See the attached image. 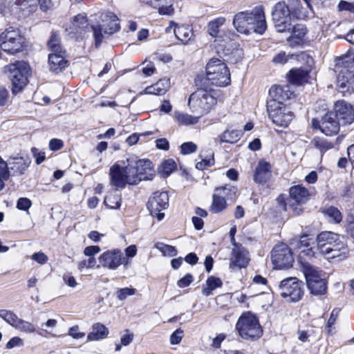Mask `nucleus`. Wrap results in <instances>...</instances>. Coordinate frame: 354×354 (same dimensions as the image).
Here are the masks:
<instances>
[{"mask_svg": "<svg viewBox=\"0 0 354 354\" xmlns=\"http://www.w3.org/2000/svg\"><path fill=\"white\" fill-rule=\"evenodd\" d=\"M133 339V333L127 330L125 334L121 337L120 342L122 346H128Z\"/></svg>", "mask_w": 354, "mask_h": 354, "instance_id": "nucleus-64", "label": "nucleus"}, {"mask_svg": "<svg viewBox=\"0 0 354 354\" xmlns=\"http://www.w3.org/2000/svg\"><path fill=\"white\" fill-rule=\"evenodd\" d=\"M271 257L274 268L278 270L292 267L295 261L291 249L284 243L277 245L272 250Z\"/></svg>", "mask_w": 354, "mask_h": 354, "instance_id": "nucleus-15", "label": "nucleus"}, {"mask_svg": "<svg viewBox=\"0 0 354 354\" xmlns=\"http://www.w3.org/2000/svg\"><path fill=\"white\" fill-rule=\"evenodd\" d=\"M6 72L12 82V92H20L28 84V79L31 75L29 64L24 61H16L6 66Z\"/></svg>", "mask_w": 354, "mask_h": 354, "instance_id": "nucleus-9", "label": "nucleus"}, {"mask_svg": "<svg viewBox=\"0 0 354 354\" xmlns=\"http://www.w3.org/2000/svg\"><path fill=\"white\" fill-rule=\"evenodd\" d=\"M31 259L33 261H36L39 265H44L48 261V256L42 252H38L34 253L31 256Z\"/></svg>", "mask_w": 354, "mask_h": 354, "instance_id": "nucleus-59", "label": "nucleus"}, {"mask_svg": "<svg viewBox=\"0 0 354 354\" xmlns=\"http://www.w3.org/2000/svg\"><path fill=\"white\" fill-rule=\"evenodd\" d=\"M227 207V203L226 198L223 196L218 194L214 192L212 197L209 212L213 214H218L225 210Z\"/></svg>", "mask_w": 354, "mask_h": 354, "instance_id": "nucleus-33", "label": "nucleus"}, {"mask_svg": "<svg viewBox=\"0 0 354 354\" xmlns=\"http://www.w3.org/2000/svg\"><path fill=\"white\" fill-rule=\"evenodd\" d=\"M306 28L301 24L294 26L291 35L288 38V44L293 47L300 46L305 41Z\"/></svg>", "mask_w": 354, "mask_h": 354, "instance_id": "nucleus-31", "label": "nucleus"}, {"mask_svg": "<svg viewBox=\"0 0 354 354\" xmlns=\"http://www.w3.org/2000/svg\"><path fill=\"white\" fill-rule=\"evenodd\" d=\"M96 266V260L95 257L88 258L87 259H83L79 261L77 264L78 270L80 272H83L85 270L92 269Z\"/></svg>", "mask_w": 354, "mask_h": 354, "instance_id": "nucleus-50", "label": "nucleus"}, {"mask_svg": "<svg viewBox=\"0 0 354 354\" xmlns=\"http://www.w3.org/2000/svg\"><path fill=\"white\" fill-rule=\"evenodd\" d=\"M310 69L296 68L291 69L287 75L288 80L290 83L295 85H301L304 83L310 82Z\"/></svg>", "mask_w": 354, "mask_h": 354, "instance_id": "nucleus-27", "label": "nucleus"}, {"mask_svg": "<svg viewBox=\"0 0 354 354\" xmlns=\"http://www.w3.org/2000/svg\"><path fill=\"white\" fill-rule=\"evenodd\" d=\"M171 30H173L176 38L184 44H188L193 37V30L189 26L179 25L171 21L165 31L169 32Z\"/></svg>", "mask_w": 354, "mask_h": 354, "instance_id": "nucleus-24", "label": "nucleus"}, {"mask_svg": "<svg viewBox=\"0 0 354 354\" xmlns=\"http://www.w3.org/2000/svg\"><path fill=\"white\" fill-rule=\"evenodd\" d=\"M97 268L102 267L109 270H116L121 266H127L129 261L126 260L121 250L118 248L108 250L98 257Z\"/></svg>", "mask_w": 354, "mask_h": 354, "instance_id": "nucleus-13", "label": "nucleus"}, {"mask_svg": "<svg viewBox=\"0 0 354 354\" xmlns=\"http://www.w3.org/2000/svg\"><path fill=\"white\" fill-rule=\"evenodd\" d=\"M272 17L274 27L279 32L289 30L294 21L290 6L285 1H279L274 5Z\"/></svg>", "mask_w": 354, "mask_h": 354, "instance_id": "nucleus-11", "label": "nucleus"}, {"mask_svg": "<svg viewBox=\"0 0 354 354\" xmlns=\"http://www.w3.org/2000/svg\"><path fill=\"white\" fill-rule=\"evenodd\" d=\"M68 335L74 339H81L84 337L85 333L80 331L78 326H73L68 329Z\"/></svg>", "mask_w": 354, "mask_h": 354, "instance_id": "nucleus-55", "label": "nucleus"}, {"mask_svg": "<svg viewBox=\"0 0 354 354\" xmlns=\"http://www.w3.org/2000/svg\"><path fill=\"white\" fill-rule=\"evenodd\" d=\"M242 136V132L238 129H227L219 136V139L222 142L235 143L238 142Z\"/></svg>", "mask_w": 354, "mask_h": 354, "instance_id": "nucleus-36", "label": "nucleus"}, {"mask_svg": "<svg viewBox=\"0 0 354 354\" xmlns=\"http://www.w3.org/2000/svg\"><path fill=\"white\" fill-rule=\"evenodd\" d=\"M289 194L290 199L297 203V205L291 204L290 207L295 215H299L303 212V209L299 205L309 201L310 192L302 185H295L290 188Z\"/></svg>", "mask_w": 354, "mask_h": 354, "instance_id": "nucleus-19", "label": "nucleus"}, {"mask_svg": "<svg viewBox=\"0 0 354 354\" xmlns=\"http://www.w3.org/2000/svg\"><path fill=\"white\" fill-rule=\"evenodd\" d=\"M271 175V165L264 160H261L254 174V180L258 183H266Z\"/></svg>", "mask_w": 354, "mask_h": 354, "instance_id": "nucleus-30", "label": "nucleus"}, {"mask_svg": "<svg viewBox=\"0 0 354 354\" xmlns=\"http://www.w3.org/2000/svg\"><path fill=\"white\" fill-rule=\"evenodd\" d=\"M180 148V153L185 156L196 152L197 151L198 147L193 142H186L183 143Z\"/></svg>", "mask_w": 354, "mask_h": 354, "instance_id": "nucleus-51", "label": "nucleus"}, {"mask_svg": "<svg viewBox=\"0 0 354 354\" xmlns=\"http://www.w3.org/2000/svg\"><path fill=\"white\" fill-rule=\"evenodd\" d=\"M0 317L14 328L19 319L13 311L6 309L0 310Z\"/></svg>", "mask_w": 354, "mask_h": 354, "instance_id": "nucleus-45", "label": "nucleus"}, {"mask_svg": "<svg viewBox=\"0 0 354 354\" xmlns=\"http://www.w3.org/2000/svg\"><path fill=\"white\" fill-rule=\"evenodd\" d=\"M214 192L223 196L227 200L235 201L237 197V187L232 185H225L216 187Z\"/></svg>", "mask_w": 354, "mask_h": 354, "instance_id": "nucleus-37", "label": "nucleus"}, {"mask_svg": "<svg viewBox=\"0 0 354 354\" xmlns=\"http://www.w3.org/2000/svg\"><path fill=\"white\" fill-rule=\"evenodd\" d=\"M0 46L3 51L15 55L25 49L26 39L19 28L9 27L0 35Z\"/></svg>", "mask_w": 354, "mask_h": 354, "instance_id": "nucleus-8", "label": "nucleus"}, {"mask_svg": "<svg viewBox=\"0 0 354 354\" xmlns=\"http://www.w3.org/2000/svg\"><path fill=\"white\" fill-rule=\"evenodd\" d=\"M31 151L34 158H35L36 163L40 165L43 162L46 158V154L44 151H39L38 149L33 147L31 149Z\"/></svg>", "mask_w": 354, "mask_h": 354, "instance_id": "nucleus-61", "label": "nucleus"}, {"mask_svg": "<svg viewBox=\"0 0 354 354\" xmlns=\"http://www.w3.org/2000/svg\"><path fill=\"white\" fill-rule=\"evenodd\" d=\"M292 56L293 55H286L285 52L281 51L272 58V62L277 64H284L289 59L292 58Z\"/></svg>", "mask_w": 354, "mask_h": 354, "instance_id": "nucleus-53", "label": "nucleus"}, {"mask_svg": "<svg viewBox=\"0 0 354 354\" xmlns=\"http://www.w3.org/2000/svg\"><path fill=\"white\" fill-rule=\"evenodd\" d=\"M32 205V202L28 198H19L17 203V209L23 211H28Z\"/></svg>", "mask_w": 354, "mask_h": 354, "instance_id": "nucleus-56", "label": "nucleus"}, {"mask_svg": "<svg viewBox=\"0 0 354 354\" xmlns=\"http://www.w3.org/2000/svg\"><path fill=\"white\" fill-rule=\"evenodd\" d=\"M100 252V248L98 245L87 246L84 250V254L88 258L94 257V256Z\"/></svg>", "mask_w": 354, "mask_h": 354, "instance_id": "nucleus-60", "label": "nucleus"}, {"mask_svg": "<svg viewBox=\"0 0 354 354\" xmlns=\"http://www.w3.org/2000/svg\"><path fill=\"white\" fill-rule=\"evenodd\" d=\"M291 12L293 15L294 20L296 19H304L308 15V10L307 8H304L300 5L297 0H295L290 3Z\"/></svg>", "mask_w": 354, "mask_h": 354, "instance_id": "nucleus-41", "label": "nucleus"}, {"mask_svg": "<svg viewBox=\"0 0 354 354\" xmlns=\"http://www.w3.org/2000/svg\"><path fill=\"white\" fill-rule=\"evenodd\" d=\"M140 1L157 10L160 15L171 16L174 14V0H140Z\"/></svg>", "mask_w": 354, "mask_h": 354, "instance_id": "nucleus-26", "label": "nucleus"}, {"mask_svg": "<svg viewBox=\"0 0 354 354\" xmlns=\"http://www.w3.org/2000/svg\"><path fill=\"white\" fill-rule=\"evenodd\" d=\"M130 168L134 176L135 185L141 180H151L154 176L152 162L149 160H130Z\"/></svg>", "mask_w": 354, "mask_h": 354, "instance_id": "nucleus-18", "label": "nucleus"}, {"mask_svg": "<svg viewBox=\"0 0 354 354\" xmlns=\"http://www.w3.org/2000/svg\"><path fill=\"white\" fill-rule=\"evenodd\" d=\"M335 115L345 124L354 122V105L344 101L338 100L335 103Z\"/></svg>", "mask_w": 354, "mask_h": 354, "instance_id": "nucleus-22", "label": "nucleus"}, {"mask_svg": "<svg viewBox=\"0 0 354 354\" xmlns=\"http://www.w3.org/2000/svg\"><path fill=\"white\" fill-rule=\"evenodd\" d=\"M318 252L328 259L342 260L347 257V245L341 241L339 234L330 231H324L316 238Z\"/></svg>", "mask_w": 354, "mask_h": 354, "instance_id": "nucleus-2", "label": "nucleus"}, {"mask_svg": "<svg viewBox=\"0 0 354 354\" xmlns=\"http://www.w3.org/2000/svg\"><path fill=\"white\" fill-rule=\"evenodd\" d=\"M236 330L243 339L254 340L263 335V329L257 316L250 311L243 313L238 319Z\"/></svg>", "mask_w": 354, "mask_h": 354, "instance_id": "nucleus-6", "label": "nucleus"}, {"mask_svg": "<svg viewBox=\"0 0 354 354\" xmlns=\"http://www.w3.org/2000/svg\"><path fill=\"white\" fill-rule=\"evenodd\" d=\"M9 98V92L3 86L0 85V107L5 106Z\"/></svg>", "mask_w": 354, "mask_h": 354, "instance_id": "nucleus-63", "label": "nucleus"}, {"mask_svg": "<svg viewBox=\"0 0 354 354\" xmlns=\"http://www.w3.org/2000/svg\"><path fill=\"white\" fill-rule=\"evenodd\" d=\"M281 296L288 302H297L304 295L303 283L296 277L282 280L279 286Z\"/></svg>", "mask_w": 354, "mask_h": 354, "instance_id": "nucleus-12", "label": "nucleus"}, {"mask_svg": "<svg viewBox=\"0 0 354 354\" xmlns=\"http://www.w3.org/2000/svg\"><path fill=\"white\" fill-rule=\"evenodd\" d=\"M88 28V21L86 16L83 14L76 15L70 27V33L82 34L85 28Z\"/></svg>", "mask_w": 354, "mask_h": 354, "instance_id": "nucleus-34", "label": "nucleus"}, {"mask_svg": "<svg viewBox=\"0 0 354 354\" xmlns=\"http://www.w3.org/2000/svg\"><path fill=\"white\" fill-rule=\"evenodd\" d=\"M268 116L272 122L280 127L286 128L294 118V114L286 106H276L271 103L267 105Z\"/></svg>", "mask_w": 354, "mask_h": 354, "instance_id": "nucleus-16", "label": "nucleus"}, {"mask_svg": "<svg viewBox=\"0 0 354 354\" xmlns=\"http://www.w3.org/2000/svg\"><path fill=\"white\" fill-rule=\"evenodd\" d=\"M109 333V329L101 323H95L92 326V331L87 335L88 342L99 341L105 339Z\"/></svg>", "mask_w": 354, "mask_h": 354, "instance_id": "nucleus-32", "label": "nucleus"}, {"mask_svg": "<svg viewBox=\"0 0 354 354\" xmlns=\"http://www.w3.org/2000/svg\"><path fill=\"white\" fill-rule=\"evenodd\" d=\"M117 190L115 189L113 192H110L104 198V203L109 209H116L121 206V195L117 192Z\"/></svg>", "mask_w": 354, "mask_h": 354, "instance_id": "nucleus-38", "label": "nucleus"}, {"mask_svg": "<svg viewBox=\"0 0 354 354\" xmlns=\"http://www.w3.org/2000/svg\"><path fill=\"white\" fill-rule=\"evenodd\" d=\"M9 176L10 171L8 163L0 156V190L3 189L5 186L4 181L7 180Z\"/></svg>", "mask_w": 354, "mask_h": 354, "instance_id": "nucleus-47", "label": "nucleus"}, {"mask_svg": "<svg viewBox=\"0 0 354 354\" xmlns=\"http://www.w3.org/2000/svg\"><path fill=\"white\" fill-rule=\"evenodd\" d=\"M248 251L242 247H236L232 249L230 259V268L232 269L245 268L249 263Z\"/></svg>", "mask_w": 354, "mask_h": 354, "instance_id": "nucleus-25", "label": "nucleus"}, {"mask_svg": "<svg viewBox=\"0 0 354 354\" xmlns=\"http://www.w3.org/2000/svg\"><path fill=\"white\" fill-rule=\"evenodd\" d=\"M155 248L165 257H174L178 253L175 247L163 243H156Z\"/></svg>", "mask_w": 354, "mask_h": 354, "instance_id": "nucleus-46", "label": "nucleus"}, {"mask_svg": "<svg viewBox=\"0 0 354 354\" xmlns=\"http://www.w3.org/2000/svg\"><path fill=\"white\" fill-rule=\"evenodd\" d=\"M220 95L219 90L200 88L191 94L188 104L193 112L202 116L208 113L216 104Z\"/></svg>", "mask_w": 354, "mask_h": 354, "instance_id": "nucleus-3", "label": "nucleus"}, {"mask_svg": "<svg viewBox=\"0 0 354 354\" xmlns=\"http://www.w3.org/2000/svg\"><path fill=\"white\" fill-rule=\"evenodd\" d=\"M322 213L326 219L330 223H339L342 220V215L341 212L335 207H326L323 209Z\"/></svg>", "mask_w": 354, "mask_h": 354, "instance_id": "nucleus-40", "label": "nucleus"}, {"mask_svg": "<svg viewBox=\"0 0 354 354\" xmlns=\"http://www.w3.org/2000/svg\"><path fill=\"white\" fill-rule=\"evenodd\" d=\"M232 24L239 32L245 35L251 32L261 35L267 28L265 13L263 8L260 6L236 13Z\"/></svg>", "mask_w": 354, "mask_h": 354, "instance_id": "nucleus-1", "label": "nucleus"}, {"mask_svg": "<svg viewBox=\"0 0 354 354\" xmlns=\"http://www.w3.org/2000/svg\"><path fill=\"white\" fill-rule=\"evenodd\" d=\"M183 337V330L180 328L176 329L170 336L169 342L171 345H177L180 343Z\"/></svg>", "mask_w": 354, "mask_h": 354, "instance_id": "nucleus-54", "label": "nucleus"}, {"mask_svg": "<svg viewBox=\"0 0 354 354\" xmlns=\"http://www.w3.org/2000/svg\"><path fill=\"white\" fill-rule=\"evenodd\" d=\"M15 328L24 333H34L36 331L35 326L28 321L19 318Z\"/></svg>", "mask_w": 354, "mask_h": 354, "instance_id": "nucleus-44", "label": "nucleus"}, {"mask_svg": "<svg viewBox=\"0 0 354 354\" xmlns=\"http://www.w3.org/2000/svg\"><path fill=\"white\" fill-rule=\"evenodd\" d=\"M109 176L110 185L115 189H124L127 185H135L129 159L116 161L111 166Z\"/></svg>", "mask_w": 354, "mask_h": 354, "instance_id": "nucleus-5", "label": "nucleus"}, {"mask_svg": "<svg viewBox=\"0 0 354 354\" xmlns=\"http://www.w3.org/2000/svg\"><path fill=\"white\" fill-rule=\"evenodd\" d=\"M136 290L133 288H124L119 289L117 292V298L123 301L125 300L128 297L133 296L136 294Z\"/></svg>", "mask_w": 354, "mask_h": 354, "instance_id": "nucleus-52", "label": "nucleus"}, {"mask_svg": "<svg viewBox=\"0 0 354 354\" xmlns=\"http://www.w3.org/2000/svg\"><path fill=\"white\" fill-rule=\"evenodd\" d=\"M169 205V196L166 192H156L149 198L147 203V208L152 216H156L158 221H161L165 214L160 212Z\"/></svg>", "mask_w": 354, "mask_h": 354, "instance_id": "nucleus-17", "label": "nucleus"}, {"mask_svg": "<svg viewBox=\"0 0 354 354\" xmlns=\"http://www.w3.org/2000/svg\"><path fill=\"white\" fill-rule=\"evenodd\" d=\"M170 87V80L165 77L160 79L156 84L146 87L140 92V95H162L167 93Z\"/></svg>", "mask_w": 354, "mask_h": 354, "instance_id": "nucleus-28", "label": "nucleus"}, {"mask_svg": "<svg viewBox=\"0 0 354 354\" xmlns=\"http://www.w3.org/2000/svg\"><path fill=\"white\" fill-rule=\"evenodd\" d=\"M206 80L209 84L218 87H225L231 83L230 69L224 61L218 58H211L206 64Z\"/></svg>", "mask_w": 354, "mask_h": 354, "instance_id": "nucleus-4", "label": "nucleus"}, {"mask_svg": "<svg viewBox=\"0 0 354 354\" xmlns=\"http://www.w3.org/2000/svg\"><path fill=\"white\" fill-rule=\"evenodd\" d=\"M313 143L320 151H326L333 147V144L332 142H328L327 140L323 138H315L313 140Z\"/></svg>", "mask_w": 354, "mask_h": 354, "instance_id": "nucleus-48", "label": "nucleus"}, {"mask_svg": "<svg viewBox=\"0 0 354 354\" xmlns=\"http://www.w3.org/2000/svg\"><path fill=\"white\" fill-rule=\"evenodd\" d=\"M337 8L339 11H348L354 13V1L349 2L346 1H340Z\"/></svg>", "mask_w": 354, "mask_h": 354, "instance_id": "nucleus-58", "label": "nucleus"}, {"mask_svg": "<svg viewBox=\"0 0 354 354\" xmlns=\"http://www.w3.org/2000/svg\"><path fill=\"white\" fill-rule=\"evenodd\" d=\"M226 21L223 17H219L211 20L207 25L208 33L213 37H218L220 33V28Z\"/></svg>", "mask_w": 354, "mask_h": 354, "instance_id": "nucleus-39", "label": "nucleus"}, {"mask_svg": "<svg viewBox=\"0 0 354 354\" xmlns=\"http://www.w3.org/2000/svg\"><path fill=\"white\" fill-rule=\"evenodd\" d=\"M292 95L293 92L288 85L273 86L269 90L270 98L268 100L267 105L274 103L276 106H286L284 102L290 100Z\"/></svg>", "mask_w": 354, "mask_h": 354, "instance_id": "nucleus-21", "label": "nucleus"}, {"mask_svg": "<svg viewBox=\"0 0 354 354\" xmlns=\"http://www.w3.org/2000/svg\"><path fill=\"white\" fill-rule=\"evenodd\" d=\"M68 61L66 59V52L51 53L48 55V65L50 70L58 73L67 66Z\"/></svg>", "mask_w": 354, "mask_h": 354, "instance_id": "nucleus-29", "label": "nucleus"}, {"mask_svg": "<svg viewBox=\"0 0 354 354\" xmlns=\"http://www.w3.org/2000/svg\"><path fill=\"white\" fill-rule=\"evenodd\" d=\"M48 47L52 51V53H57L65 52V50H63L62 49V47L59 44V39L55 33L51 35L50 40L48 41Z\"/></svg>", "mask_w": 354, "mask_h": 354, "instance_id": "nucleus-49", "label": "nucleus"}, {"mask_svg": "<svg viewBox=\"0 0 354 354\" xmlns=\"http://www.w3.org/2000/svg\"><path fill=\"white\" fill-rule=\"evenodd\" d=\"M223 286L222 280L216 277L210 276L209 277L205 282V286L202 289V293L203 295L208 297L212 295L213 291Z\"/></svg>", "mask_w": 354, "mask_h": 354, "instance_id": "nucleus-35", "label": "nucleus"}, {"mask_svg": "<svg viewBox=\"0 0 354 354\" xmlns=\"http://www.w3.org/2000/svg\"><path fill=\"white\" fill-rule=\"evenodd\" d=\"M348 56L338 59L335 64V71L337 73V88L344 95L354 93V73L348 69L353 62Z\"/></svg>", "mask_w": 354, "mask_h": 354, "instance_id": "nucleus-7", "label": "nucleus"}, {"mask_svg": "<svg viewBox=\"0 0 354 354\" xmlns=\"http://www.w3.org/2000/svg\"><path fill=\"white\" fill-rule=\"evenodd\" d=\"M316 240L315 241L313 237L309 235L304 234L301 236L299 241L297 243V248L299 250V259L305 256L309 259L315 257L317 248L315 245Z\"/></svg>", "mask_w": 354, "mask_h": 354, "instance_id": "nucleus-23", "label": "nucleus"}, {"mask_svg": "<svg viewBox=\"0 0 354 354\" xmlns=\"http://www.w3.org/2000/svg\"><path fill=\"white\" fill-rule=\"evenodd\" d=\"M174 115L177 122L182 125L194 124L198 122V119L201 117L200 115L198 116H192L187 113L178 111L175 112Z\"/></svg>", "mask_w": 354, "mask_h": 354, "instance_id": "nucleus-42", "label": "nucleus"}, {"mask_svg": "<svg viewBox=\"0 0 354 354\" xmlns=\"http://www.w3.org/2000/svg\"><path fill=\"white\" fill-rule=\"evenodd\" d=\"M24 345V341L19 337H14L11 338L6 344V347L7 349H12L16 346H22Z\"/></svg>", "mask_w": 354, "mask_h": 354, "instance_id": "nucleus-62", "label": "nucleus"}, {"mask_svg": "<svg viewBox=\"0 0 354 354\" xmlns=\"http://www.w3.org/2000/svg\"><path fill=\"white\" fill-rule=\"evenodd\" d=\"M176 169V164L172 159L165 160L158 168L159 174L164 178L169 176Z\"/></svg>", "mask_w": 354, "mask_h": 354, "instance_id": "nucleus-43", "label": "nucleus"}, {"mask_svg": "<svg viewBox=\"0 0 354 354\" xmlns=\"http://www.w3.org/2000/svg\"><path fill=\"white\" fill-rule=\"evenodd\" d=\"M302 271L306 277L307 287L313 295H321L326 292L324 273L308 263H302Z\"/></svg>", "mask_w": 354, "mask_h": 354, "instance_id": "nucleus-10", "label": "nucleus"}, {"mask_svg": "<svg viewBox=\"0 0 354 354\" xmlns=\"http://www.w3.org/2000/svg\"><path fill=\"white\" fill-rule=\"evenodd\" d=\"M194 281V277L191 274H187L177 281L178 288H183L189 286Z\"/></svg>", "mask_w": 354, "mask_h": 354, "instance_id": "nucleus-57", "label": "nucleus"}, {"mask_svg": "<svg viewBox=\"0 0 354 354\" xmlns=\"http://www.w3.org/2000/svg\"><path fill=\"white\" fill-rule=\"evenodd\" d=\"M312 125L314 128H319L324 134L328 136L335 135L339 131V124L332 112L326 113L320 122L313 119Z\"/></svg>", "mask_w": 354, "mask_h": 354, "instance_id": "nucleus-20", "label": "nucleus"}, {"mask_svg": "<svg viewBox=\"0 0 354 354\" xmlns=\"http://www.w3.org/2000/svg\"><path fill=\"white\" fill-rule=\"evenodd\" d=\"M102 19L103 22L102 24L91 27L96 46L101 44L105 35H111L116 32L119 28V24L116 16L112 14H105L102 15Z\"/></svg>", "mask_w": 354, "mask_h": 354, "instance_id": "nucleus-14", "label": "nucleus"}]
</instances>
